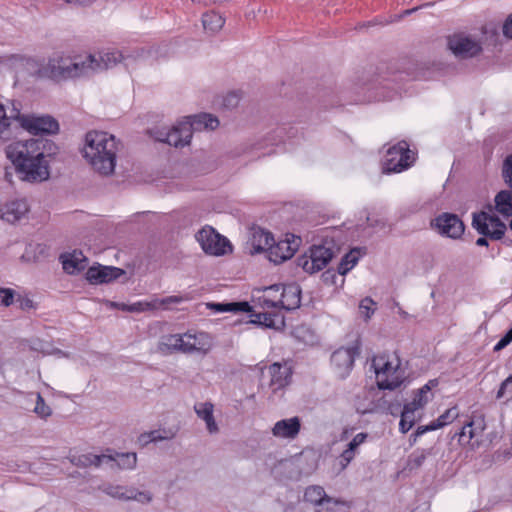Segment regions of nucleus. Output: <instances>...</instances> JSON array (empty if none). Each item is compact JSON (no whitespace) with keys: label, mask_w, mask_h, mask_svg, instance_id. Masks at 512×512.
Returning <instances> with one entry per match:
<instances>
[{"label":"nucleus","mask_w":512,"mask_h":512,"mask_svg":"<svg viewBox=\"0 0 512 512\" xmlns=\"http://www.w3.org/2000/svg\"><path fill=\"white\" fill-rule=\"evenodd\" d=\"M359 354L360 347L358 344L351 347H341L332 353L331 364L339 378L344 379L350 374L355 357Z\"/></svg>","instance_id":"12"},{"label":"nucleus","mask_w":512,"mask_h":512,"mask_svg":"<svg viewBox=\"0 0 512 512\" xmlns=\"http://www.w3.org/2000/svg\"><path fill=\"white\" fill-rule=\"evenodd\" d=\"M175 437V432L169 430H153L150 432L142 433L138 440L142 445H147L151 442H158L163 440H171Z\"/></svg>","instance_id":"33"},{"label":"nucleus","mask_w":512,"mask_h":512,"mask_svg":"<svg viewBox=\"0 0 512 512\" xmlns=\"http://www.w3.org/2000/svg\"><path fill=\"white\" fill-rule=\"evenodd\" d=\"M303 500L312 505L315 510L333 511L331 505H336L338 502L332 497L328 496L322 486L311 485L308 486L303 495Z\"/></svg>","instance_id":"15"},{"label":"nucleus","mask_w":512,"mask_h":512,"mask_svg":"<svg viewBox=\"0 0 512 512\" xmlns=\"http://www.w3.org/2000/svg\"><path fill=\"white\" fill-rule=\"evenodd\" d=\"M60 261L65 272L76 274L87 267L88 259L81 251H73L72 253L61 254Z\"/></svg>","instance_id":"22"},{"label":"nucleus","mask_w":512,"mask_h":512,"mask_svg":"<svg viewBox=\"0 0 512 512\" xmlns=\"http://www.w3.org/2000/svg\"><path fill=\"white\" fill-rule=\"evenodd\" d=\"M20 117V108L17 107L14 103L12 108L9 110V113L6 111L5 107L0 104V139H8L10 136V127L13 121L19 120Z\"/></svg>","instance_id":"24"},{"label":"nucleus","mask_w":512,"mask_h":512,"mask_svg":"<svg viewBox=\"0 0 512 512\" xmlns=\"http://www.w3.org/2000/svg\"><path fill=\"white\" fill-rule=\"evenodd\" d=\"M503 33L506 37L512 39V14L507 18L503 25Z\"/></svg>","instance_id":"55"},{"label":"nucleus","mask_w":512,"mask_h":512,"mask_svg":"<svg viewBox=\"0 0 512 512\" xmlns=\"http://www.w3.org/2000/svg\"><path fill=\"white\" fill-rule=\"evenodd\" d=\"M368 437V434L367 433H358L357 435L354 436V438L352 439L353 442H355L358 446H360L361 444H363L366 439Z\"/></svg>","instance_id":"59"},{"label":"nucleus","mask_w":512,"mask_h":512,"mask_svg":"<svg viewBox=\"0 0 512 512\" xmlns=\"http://www.w3.org/2000/svg\"><path fill=\"white\" fill-rule=\"evenodd\" d=\"M130 57L117 50L101 52L98 56L89 54L84 58L57 53L39 67L38 74L56 82L90 77L116 66L121 61H125V65L128 66Z\"/></svg>","instance_id":"1"},{"label":"nucleus","mask_w":512,"mask_h":512,"mask_svg":"<svg viewBox=\"0 0 512 512\" xmlns=\"http://www.w3.org/2000/svg\"><path fill=\"white\" fill-rule=\"evenodd\" d=\"M415 412L416 410L412 409L411 407H408V405L406 404L404 405L399 423V429L402 433H407L415 424Z\"/></svg>","instance_id":"38"},{"label":"nucleus","mask_w":512,"mask_h":512,"mask_svg":"<svg viewBox=\"0 0 512 512\" xmlns=\"http://www.w3.org/2000/svg\"><path fill=\"white\" fill-rule=\"evenodd\" d=\"M433 455L432 448H417L412 453H410L407 457L404 470L405 471H415L422 467L426 459Z\"/></svg>","instance_id":"28"},{"label":"nucleus","mask_w":512,"mask_h":512,"mask_svg":"<svg viewBox=\"0 0 512 512\" xmlns=\"http://www.w3.org/2000/svg\"><path fill=\"white\" fill-rule=\"evenodd\" d=\"M488 237H479L477 240H476V245L477 246H488V240H487Z\"/></svg>","instance_id":"64"},{"label":"nucleus","mask_w":512,"mask_h":512,"mask_svg":"<svg viewBox=\"0 0 512 512\" xmlns=\"http://www.w3.org/2000/svg\"><path fill=\"white\" fill-rule=\"evenodd\" d=\"M448 49L456 58L469 59L482 52L481 42L465 33H455L447 38Z\"/></svg>","instance_id":"9"},{"label":"nucleus","mask_w":512,"mask_h":512,"mask_svg":"<svg viewBox=\"0 0 512 512\" xmlns=\"http://www.w3.org/2000/svg\"><path fill=\"white\" fill-rule=\"evenodd\" d=\"M249 243L251 245V253L258 254L269 250L270 246L274 244V237L271 232L257 227L252 229Z\"/></svg>","instance_id":"21"},{"label":"nucleus","mask_w":512,"mask_h":512,"mask_svg":"<svg viewBox=\"0 0 512 512\" xmlns=\"http://www.w3.org/2000/svg\"><path fill=\"white\" fill-rule=\"evenodd\" d=\"M300 429L301 420L295 416L277 421L272 428V434L277 438L295 439Z\"/></svg>","instance_id":"19"},{"label":"nucleus","mask_w":512,"mask_h":512,"mask_svg":"<svg viewBox=\"0 0 512 512\" xmlns=\"http://www.w3.org/2000/svg\"><path fill=\"white\" fill-rule=\"evenodd\" d=\"M123 274L125 271L121 268L98 265L88 268L86 279L91 284H103L116 280Z\"/></svg>","instance_id":"16"},{"label":"nucleus","mask_w":512,"mask_h":512,"mask_svg":"<svg viewBox=\"0 0 512 512\" xmlns=\"http://www.w3.org/2000/svg\"><path fill=\"white\" fill-rule=\"evenodd\" d=\"M495 210L504 218L512 217V190H502L494 198Z\"/></svg>","instance_id":"29"},{"label":"nucleus","mask_w":512,"mask_h":512,"mask_svg":"<svg viewBox=\"0 0 512 512\" xmlns=\"http://www.w3.org/2000/svg\"><path fill=\"white\" fill-rule=\"evenodd\" d=\"M506 346H508V343H506L502 338L497 342V344L494 346V351H500L504 349Z\"/></svg>","instance_id":"62"},{"label":"nucleus","mask_w":512,"mask_h":512,"mask_svg":"<svg viewBox=\"0 0 512 512\" xmlns=\"http://www.w3.org/2000/svg\"><path fill=\"white\" fill-rule=\"evenodd\" d=\"M472 227L480 235L489 237L492 240H500L507 230L505 223L497 215L485 211L473 213Z\"/></svg>","instance_id":"8"},{"label":"nucleus","mask_w":512,"mask_h":512,"mask_svg":"<svg viewBox=\"0 0 512 512\" xmlns=\"http://www.w3.org/2000/svg\"><path fill=\"white\" fill-rule=\"evenodd\" d=\"M202 23L205 30L215 33L223 27L225 19L219 13L210 11L203 14Z\"/></svg>","instance_id":"34"},{"label":"nucleus","mask_w":512,"mask_h":512,"mask_svg":"<svg viewBox=\"0 0 512 512\" xmlns=\"http://www.w3.org/2000/svg\"><path fill=\"white\" fill-rule=\"evenodd\" d=\"M169 129L167 128H153L149 130V134L156 141L166 143L165 139L168 137Z\"/></svg>","instance_id":"50"},{"label":"nucleus","mask_w":512,"mask_h":512,"mask_svg":"<svg viewBox=\"0 0 512 512\" xmlns=\"http://www.w3.org/2000/svg\"><path fill=\"white\" fill-rule=\"evenodd\" d=\"M19 125L34 135L56 134L59 131V124L50 115H22L18 120Z\"/></svg>","instance_id":"11"},{"label":"nucleus","mask_w":512,"mask_h":512,"mask_svg":"<svg viewBox=\"0 0 512 512\" xmlns=\"http://www.w3.org/2000/svg\"><path fill=\"white\" fill-rule=\"evenodd\" d=\"M431 226L442 236L459 239L464 234L465 225L456 214L442 213L432 220Z\"/></svg>","instance_id":"13"},{"label":"nucleus","mask_w":512,"mask_h":512,"mask_svg":"<svg viewBox=\"0 0 512 512\" xmlns=\"http://www.w3.org/2000/svg\"><path fill=\"white\" fill-rule=\"evenodd\" d=\"M368 437V434L367 433H358L357 435L354 436V438L352 439L353 442H355L358 446H360L361 444H363L366 439Z\"/></svg>","instance_id":"58"},{"label":"nucleus","mask_w":512,"mask_h":512,"mask_svg":"<svg viewBox=\"0 0 512 512\" xmlns=\"http://www.w3.org/2000/svg\"><path fill=\"white\" fill-rule=\"evenodd\" d=\"M192 295L190 293H185V294H182V295H172V296H168V297H165V298H162V299H154L155 303H156V309L159 308V307H168L170 304H179V303H182L184 301H189V300H192Z\"/></svg>","instance_id":"39"},{"label":"nucleus","mask_w":512,"mask_h":512,"mask_svg":"<svg viewBox=\"0 0 512 512\" xmlns=\"http://www.w3.org/2000/svg\"><path fill=\"white\" fill-rule=\"evenodd\" d=\"M413 161L414 153L406 141H401L387 150L382 169L387 174L399 173L409 168Z\"/></svg>","instance_id":"7"},{"label":"nucleus","mask_w":512,"mask_h":512,"mask_svg":"<svg viewBox=\"0 0 512 512\" xmlns=\"http://www.w3.org/2000/svg\"><path fill=\"white\" fill-rule=\"evenodd\" d=\"M193 345L185 344V354H202L206 355L212 349V339L205 332L192 334Z\"/></svg>","instance_id":"25"},{"label":"nucleus","mask_w":512,"mask_h":512,"mask_svg":"<svg viewBox=\"0 0 512 512\" xmlns=\"http://www.w3.org/2000/svg\"><path fill=\"white\" fill-rule=\"evenodd\" d=\"M133 492L129 494V501L135 500L142 504H148L152 501L153 495L149 491H139L137 488L131 486Z\"/></svg>","instance_id":"42"},{"label":"nucleus","mask_w":512,"mask_h":512,"mask_svg":"<svg viewBox=\"0 0 512 512\" xmlns=\"http://www.w3.org/2000/svg\"><path fill=\"white\" fill-rule=\"evenodd\" d=\"M219 126V120L211 114L201 113L188 116L169 129L166 143L174 147H184L190 143L194 131L202 129L214 130Z\"/></svg>","instance_id":"4"},{"label":"nucleus","mask_w":512,"mask_h":512,"mask_svg":"<svg viewBox=\"0 0 512 512\" xmlns=\"http://www.w3.org/2000/svg\"><path fill=\"white\" fill-rule=\"evenodd\" d=\"M195 413L199 418L205 421L209 433L218 432V425L213 416L214 406L210 402L197 403L194 406Z\"/></svg>","instance_id":"27"},{"label":"nucleus","mask_w":512,"mask_h":512,"mask_svg":"<svg viewBox=\"0 0 512 512\" xmlns=\"http://www.w3.org/2000/svg\"><path fill=\"white\" fill-rule=\"evenodd\" d=\"M268 292H280L279 306L280 308L291 311L299 308L301 304V289L297 284L288 285H272L267 289Z\"/></svg>","instance_id":"14"},{"label":"nucleus","mask_w":512,"mask_h":512,"mask_svg":"<svg viewBox=\"0 0 512 512\" xmlns=\"http://www.w3.org/2000/svg\"><path fill=\"white\" fill-rule=\"evenodd\" d=\"M360 256V249L358 248H354L345 254L338 266L339 274H347L357 264Z\"/></svg>","instance_id":"36"},{"label":"nucleus","mask_w":512,"mask_h":512,"mask_svg":"<svg viewBox=\"0 0 512 512\" xmlns=\"http://www.w3.org/2000/svg\"><path fill=\"white\" fill-rule=\"evenodd\" d=\"M196 238L203 251L207 254L220 256L232 251L229 240L210 226L202 228L197 233Z\"/></svg>","instance_id":"10"},{"label":"nucleus","mask_w":512,"mask_h":512,"mask_svg":"<svg viewBox=\"0 0 512 512\" xmlns=\"http://www.w3.org/2000/svg\"><path fill=\"white\" fill-rule=\"evenodd\" d=\"M15 302L18 303V307L23 311H30L37 309V303L33 301L28 295L17 294Z\"/></svg>","instance_id":"45"},{"label":"nucleus","mask_w":512,"mask_h":512,"mask_svg":"<svg viewBox=\"0 0 512 512\" xmlns=\"http://www.w3.org/2000/svg\"><path fill=\"white\" fill-rule=\"evenodd\" d=\"M300 241L299 237H294L292 243L289 240L274 242L268 250L269 260L278 264L290 259L297 250Z\"/></svg>","instance_id":"17"},{"label":"nucleus","mask_w":512,"mask_h":512,"mask_svg":"<svg viewBox=\"0 0 512 512\" xmlns=\"http://www.w3.org/2000/svg\"><path fill=\"white\" fill-rule=\"evenodd\" d=\"M333 241L325 240L322 244L313 245L309 251L296 259V264L305 272L313 274L324 269L334 257Z\"/></svg>","instance_id":"6"},{"label":"nucleus","mask_w":512,"mask_h":512,"mask_svg":"<svg viewBox=\"0 0 512 512\" xmlns=\"http://www.w3.org/2000/svg\"><path fill=\"white\" fill-rule=\"evenodd\" d=\"M106 495L121 501H129V494L133 492L131 486L107 483L100 488Z\"/></svg>","instance_id":"32"},{"label":"nucleus","mask_w":512,"mask_h":512,"mask_svg":"<svg viewBox=\"0 0 512 512\" xmlns=\"http://www.w3.org/2000/svg\"><path fill=\"white\" fill-rule=\"evenodd\" d=\"M356 452L346 448L340 455V465L346 468L348 464L354 459Z\"/></svg>","instance_id":"51"},{"label":"nucleus","mask_w":512,"mask_h":512,"mask_svg":"<svg viewBox=\"0 0 512 512\" xmlns=\"http://www.w3.org/2000/svg\"><path fill=\"white\" fill-rule=\"evenodd\" d=\"M258 302L263 308H280L279 300L277 297H270L269 295H263L258 297Z\"/></svg>","instance_id":"49"},{"label":"nucleus","mask_w":512,"mask_h":512,"mask_svg":"<svg viewBox=\"0 0 512 512\" xmlns=\"http://www.w3.org/2000/svg\"><path fill=\"white\" fill-rule=\"evenodd\" d=\"M239 103V97L236 93H229L225 98H224V106L226 107H236Z\"/></svg>","instance_id":"53"},{"label":"nucleus","mask_w":512,"mask_h":512,"mask_svg":"<svg viewBox=\"0 0 512 512\" xmlns=\"http://www.w3.org/2000/svg\"><path fill=\"white\" fill-rule=\"evenodd\" d=\"M427 402H428L427 395L420 394V391L417 390L415 392L413 400L409 403H406V405H408V407H411L412 409L417 411L418 409L422 408Z\"/></svg>","instance_id":"48"},{"label":"nucleus","mask_w":512,"mask_h":512,"mask_svg":"<svg viewBox=\"0 0 512 512\" xmlns=\"http://www.w3.org/2000/svg\"><path fill=\"white\" fill-rule=\"evenodd\" d=\"M112 459L111 455L101 454L95 455L92 453L82 454L78 456H72L70 462L80 468H87L90 466L99 467L103 463H107Z\"/></svg>","instance_id":"26"},{"label":"nucleus","mask_w":512,"mask_h":512,"mask_svg":"<svg viewBox=\"0 0 512 512\" xmlns=\"http://www.w3.org/2000/svg\"><path fill=\"white\" fill-rule=\"evenodd\" d=\"M469 422H467L461 429L460 433H459V443L460 444H469V439H468V435H469Z\"/></svg>","instance_id":"54"},{"label":"nucleus","mask_w":512,"mask_h":512,"mask_svg":"<svg viewBox=\"0 0 512 512\" xmlns=\"http://www.w3.org/2000/svg\"><path fill=\"white\" fill-rule=\"evenodd\" d=\"M268 370L271 376L270 387L274 392L286 387L290 383L292 369L287 363L275 362L269 366Z\"/></svg>","instance_id":"18"},{"label":"nucleus","mask_w":512,"mask_h":512,"mask_svg":"<svg viewBox=\"0 0 512 512\" xmlns=\"http://www.w3.org/2000/svg\"><path fill=\"white\" fill-rule=\"evenodd\" d=\"M458 416H459V411L456 406L447 409L435 421H432L430 424H428L426 426L418 427L414 434L415 438L420 435H423L427 431H433V430L442 428V427L452 423Z\"/></svg>","instance_id":"23"},{"label":"nucleus","mask_w":512,"mask_h":512,"mask_svg":"<svg viewBox=\"0 0 512 512\" xmlns=\"http://www.w3.org/2000/svg\"><path fill=\"white\" fill-rule=\"evenodd\" d=\"M506 346H508V343H506L502 338L497 342V344L494 346V351H500L504 349Z\"/></svg>","instance_id":"61"},{"label":"nucleus","mask_w":512,"mask_h":512,"mask_svg":"<svg viewBox=\"0 0 512 512\" xmlns=\"http://www.w3.org/2000/svg\"><path fill=\"white\" fill-rule=\"evenodd\" d=\"M469 435H468V439H469V443L471 442V440H473L474 438H478L482 435L484 429H485V423H484V419L483 418H478V419H472L469 421Z\"/></svg>","instance_id":"41"},{"label":"nucleus","mask_w":512,"mask_h":512,"mask_svg":"<svg viewBox=\"0 0 512 512\" xmlns=\"http://www.w3.org/2000/svg\"><path fill=\"white\" fill-rule=\"evenodd\" d=\"M376 303L370 297H366L361 300L359 304L360 313L364 316L365 320L370 319L371 315L375 311Z\"/></svg>","instance_id":"43"},{"label":"nucleus","mask_w":512,"mask_h":512,"mask_svg":"<svg viewBox=\"0 0 512 512\" xmlns=\"http://www.w3.org/2000/svg\"><path fill=\"white\" fill-rule=\"evenodd\" d=\"M182 339H183V343H182V349H181V353H184L185 354V344L187 345H193V340H192V333L190 332H186L184 334H182Z\"/></svg>","instance_id":"56"},{"label":"nucleus","mask_w":512,"mask_h":512,"mask_svg":"<svg viewBox=\"0 0 512 512\" xmlns=\"http://www.w3.org/2000/svg\"><path fill=\"white\" fill-rule=\"evenodd\" d=\"M31 395L36 396V405L33 410L34 413L41 419L46 420L52 415V409L45 403V400L40 393H31Z\"/></svg>","instance_id":"40"},{"label":"nucleus","mask_w":512,"mask_h":512,"mask_svg":"<svg viewBox=\"0 0 512 512\" xmlns=\"http://www.w3.org/2000/svg\"><path fill=\"white\" fill-rule=\"evenodd\" d=\"M156 309V303L154 300L147 302V301H139L135 302L133 304H130L128 308V312H144L149 310H155Z\"/></svg>","instance_id":"47"},{"label":"nucleus","mask_w":512,"mask_h":512,"mask_svg":"<svg viewBox=\"0 0 512 512\" xmlns=\"http://www.w3.org/2000/svg\"><path fill=\"white\" fill-rule=\"evenodd\" d=\"M377 385L381 390H394L398 388L405 379V371L401 368V361L398 356L390 359L389 355L381 354L372 359Z\"/></svg>","instance_id":"5"},{"label":"nucleus","mask_w":512,"mask_h":512,"mask_svg":"<svg viewBox=\"0 0 512 512\" xmlns=\"http://www.w3.org/2000/svg\"><path fill=\"white\" fill-rule=\"evenodd\" d=\"M118 143L113 135L102 131H90L85 136L83 156L101 175H111L116 166Z\"/></svg>","instance_id":"3"},{"label":"nucleus","mask_w":512,"mask_h":512,"mask_svg":"<svg viewBox=\"0 0 512 512\" xmlns=\"http://www.w3.org/2000/svg\"><path fill=\"white\" fill-rule=\"evenodd\" d=\"M502 339L508 343V345L512 342V327L502 336Z\"/></svg>","instance_id":"63"},{"label":"nucleus","mask_w":512,"mask_h":512,"mask_svg":"<svg viewBox=\"0 0 512 512\" xmlns=\"http://www.w3.org/2000/svg\"><path fill=\"white\" fill-rule=\"evenodd\" d=\"M512 384V373L501 383L499 390L497 391L496 398L501 399L504 397L508 387Z\"/></svg>","instance_id":"52"},{"label":"nucleus","mask_w":512,"mask_h":512,"mask_svg":"<svg viewBox=\"0 0 512 512\" xmlns=\"http://www.w3.org/2000/svg\"><path fill=\"white\" fill-rule=\"evenodd\" d=\"M66 3L73 6H86L91 4L94 0H64Z\"/></svg>","instance_id":"57"},{"label":"nucleus","mask_w":512,"mask_h":512,"mask_svg":"<svg viewBox=\"0 0 512 512\" xmlns=\"http://www.w3.org/2000/svg\"><path fill=\"white\" fill-rule=\"evenodd\" d=\"M207 308L215 313L223 312H250L251 306L248 302H230V303H207Z\"/></svg>","instance_id":"31"},{"label":"nucleus","mask_w":512,"mask_h":512,"mask_svg":"<svg viewBox=\"0 0 512 512\" xmlns=\"http://www.w3.org/2000/svg\"><path fill=\"white\" fill-rule=\"evenodd\" d=\"M367 221L369 222V225L372 227H381L383 228L385 226V223L382 220H371L369 217H367Z\"/></svg>","instance_id":"60"},{"label":"nucleus","mask_w":512,"mask_h":512,"mask_svg":"<svg viewBox=\"0 0 512 512\" xmlns=\"http://www.w3.org/2000/svg\"><path fill=\"white\" fill-rule=\"evenodd\" d=\"M249 323L257 324L265 328H278L275 318L278 317L276 314L268 312L254 313L251 315Z\"/></svg>","instance_id":"37"},{"label":"nucleus","mask_w":512,"mask_h":512,"mask_svg":"<svg viewBox=\"0 0 512 512\" xmlns=\"http://www.w3.org/2000/svg\"><path fill=\"white\" fill-rule=\"evenodd\" d=\"M47 140L28 139L17 141L6 147V156L23 180L41 182L49 178L46 155Z\"/></svg>","instance_id":"2"},{"label":"nucleus","mask_w":512,"mask_h":512,"mask_svg":"<svg viewBox=\"0 0 512 512\" xmlns=\"http://www.w3.org/2000/svg\"><path fill=\"white\" fill-rule=\"evenodd\" d=\"M29 211L26 200L18 199L6 203L3 209H0V218L8 223H15L25 217Z\"/></svg>","instance_id":"20"},{"label":"nucleus","mask_w":512,"mask_h":512,"mask_svg":"<svg viewBox=\"0 0 512 512\" xmlns=\"http://www.w3.org/2000/svg\"><path fill=\"white\" fill-rule=\"evenodd\" d=\"M182 343V334L165 335L158 343V351L165 355L181 352Z\"/></svg>","instance_id":"30"},{"label":"nucleus","mask_w":512,"mask_h":512,"mask_svg":"<svg viewBox=\"0 0 512 512\" xmlns=\"http://www.w3.org/2000/svg\"><path fill=\"white\" fill-rule=\"evenodd\" d=\"M502 176L505 183L512 190V154L507 156L503 163Z\"/></svg>","instance_id":"46"},{"label":"nucleus","mask_w":512,"mask_h":512,"mask_svg":"<svg viewBox=\"0 0 512 512\" xmlns=\"http://www.w3.org/2000/svg\"><path fill=\"white\" fill-rule=\"evenodd\" d=\"M16 296L13 289L0 287V306L9 307L15 302Z\"/></svg>","instance_id":"44"},{"label":"nucleus","mask_w":512,"mask_h":512,"mask_svg":"<svg viewBox=\"0 0 512 512\" xmlns=\"http://www.w3.org/2000/svg\"><path fill=\"white\" fill-rule=\"evenodd\" d=\"M112 459L108 461V463H115L116 466L120 469H134L137 464V455L136 453L127 452V453H115L111 455Z\"/></svg>","instance_id":"35"}]
</instances>
